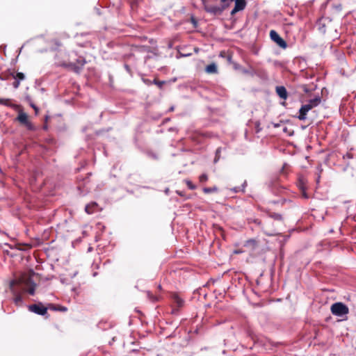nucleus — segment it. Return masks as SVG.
Wrapping results in <instances>:
<instances>
[{"mask_svg": "<svg viewBox=\"0 0 356 356\" xmlns=\"http://www.w3.org/2000/svg\"><path fill=\"white\" fill-rule=\"evenodd\" d=\"M22 284L21 280H13L10 282V289L13 298V302L17 306H22L24 305V300L22 298V291L20 288L17 287V285Z\"/></svg>", "mask_w": 356, "mask_h": 356, "instance_id": "f257e3e1", "label": "nucleus"}, {"mask_svg": "<svg viewBox=\"0 0 356 356\" xmlns=\"http://www.w3.org/2000/svg\"><path fill=\"white\" fill-rule=\"evenodd\" d=\"M330 311L334 316L341 318L346 316L349 313L348 307L341 302L332 304L330 307Z\"/></svg>", "mask_w": 356, "mask_h": 356, "instance_id": "f03ea898", "label": "nucleus"}, {"mask_svg": "<svg viewBox=\"0 0 356 356\" xmlns=\"http://www.w3.org/2000/svg\"><path fill=\"white\" fill-rule=\"evenodd\" d=\"M86 63L84 58H79L76 60V63L70 62L69 63H64L63 65L76 73H79Z\"/></svg>", "mask_w": 356, "mask_h": 356, "instance_id": "7ed1b4c3", "label": "nucleus"}, {"mask_svg": "<svg viewBox=\"0 0 356 356\" xmlns=\"http://www.w3.org/2000/svg\"><path fill=\"white\" fill-rule=\"evenodd\" d=\"M28 309L30 312L41 316H44L47 313V307L41 302L29 305Z\"/></svg>", "mask_w": 356, "mask_h": 356, "instance_id": "20e7f679", "label": "nucleus"}, {"mask_svg": "<svg viewBox=\"0 0 356 356\" xmlns=\"http://www.w3.org/2000/svg\"><path fill=\"white\" fill-rule=\"evenodd\" d=\"M270 39L274 41L279 47L282 49H286L287 47L286 42L280 36V35L274 30L270 32Z\"/></svg>", "mask_w": 356, "mask_h": 356, "instance_id": "39448f33", "label": "nucleus"}, {"mask_svg": "<svg viewBox=\"0 0 356 356\" xmlns=\"http://www.w3.org/2000/svg\"><path fill=\"white\" fill-rule=\"evenodd\" d=\"M17 119L21 124L25 125L29 130L34 129V126L29 122L26 113L22 111L19 112Z\"/></svg>", "mask_w": 356, "mask_h": 356, "instance_id": "423d86ee", "label": "nucleus"}, {"mask_svg": "<svg viewBox=\"0 0 356 356\" xmlns=\"http://www.w3.org/2000/svg\"><path fill=\"white\" fill-rule=\"evenodd\" d=\"M235 1L234 8L231 11V15H234L237 12L243 10L246 6V2L245 0H234Z\"/></svg>", "mask_w": 356, "mask_h": 356, "instance_id": "0eeeda50", "label": "nucleus"}, {"mask_svg": "<svg viewBox=\"0 0 356 356\" xmlns=\"http://www.w3.org/2000/svg\"><path fill=\"white\" fill-rule=\"evenodd\" d=\"M204 9L207 13L216 15L221 14L222 12L223 11L224 8H220L217 6H206Z\"/></svg>", "mask_w": 356, "mask_h": 356, "instance_id": "6e6552de", "label": "nucleus"}, {"mask_svg": "<svg viewBox=\"0 0 356 356\" xmlns=\"http://www.w3.org/2000/svg\"><path fill=\"white\" fill-rule=\"evenodd\" d=\"M277 95L282 99L286 100L288 97V92L284 86H277L275 88Z\"/></svg>", "mask_w": 356, "mask_h": 356, "instance_id": "1a4fd4ad", "label": "nucleus"}, {"mask_svg": "<svg viewBox=\"0 0 356 356\" xmlns=\"http://www.w3.org/2000/svg\"><path fill=\"white\" fill-rule=\"evenodd\" d=\"M310 110L305 104L302 105L299 110V115L298 118L300 120H305L307 118V114Z\"/></svg>", "mask_w": 356, "mask_h": 356, "instance_id": "9d476101", "label": "nucleus"}, {"mask_svg": "<svg viewBox=\"0 0 356 356\" xmlns=\"http://www.w3.org/2000/svg\"><path fill=\"white\" fill-rule=\"evenodd\" d=\"M98 210V204L95 202L87 204L85 207V211L88 214H92Z\"/></svg>", "mask_w": 356, "mask_h": 356, "instance_id": "9b49d317", "label": "nucleus"}, {"mask_svg": "<svg viewBox=\"0 0 356 356\" xmlns=\"http://www.w3.org/2000/svg\"><path fill=\"white\" fill-rule=\"evenodd\" d=\"M205 71L209 74H216L218 72L217 65L214 63H211L206 67Z\"/></svg>", "mask_w": 356, "mask_h": 356, "instance_id": "f8f14e48", "label": "nucleus"}, {"mask_svg": "<svg viewBox=\"0 0 356 356\" xmlns=\"http://www.w3.org/2000/svg\"><path fill=\"white\" fill-rule=\"evenodd\" d=\"M77 188L80 191V194L82 195H85L89 192V188L87 186H85L83 182L79 184Z\"/></svg>", "mask_w": 356, "mask_h": 356, "instance_id": "ddd939ff", "label": "nucleus"}, {"mask_svg": "<svg viewBox=\"0 0 356 356\" xmlns=\"http://www.w3.org/2000/svg\"><path fill=\"white\" fill-rule=\"evenodd\" d=\"M35 287L36 284L33 282H31V285L28 289H26L25 288L22 287H20V289L23 293L28 292L30 295L33 296L35 294Z\"/></svg>", "mask_w": 356, "mask_h": 356, "instance_id": "4468645a", "label": "nucleus"}, {"mask_svg": "<svg viewBox=\"0 0 356 356\" xmlns=\"http://www.w3.org/2000/svg\"><path fill=\"white\" fill-rule=\"evenodd\" d=\"M0 104L5 105L7 106H10V107L13 106V105L10 102V99H9L0 98Z\"/></svg>", "mask_w": 356, "mask_h": 356, "instance_id": "2eb2a0df", "label": "nucleus"}, {"mask_svg": "<svg viewBox=\"0 0 356 356\" xmlns=\"http://www.w3.org/2000/svg\"><path fill=\"white\" fill-rule=\"evenodd\" d=\"M320 102L321 99L319 97H315L314 99H310L308 103L316 107L320 104Z\"/></svg>", "mask_w": 356, "mask_h": 356, "instance_id": "dca6fc26", "label": "nucleus"}, {"mask_svg": "<svg viewBox=\"0 0 356 356\" xmlns=\"http://www.w3.org/2000/svg\"><path fill=\"white\" fill-rule=\"evenodd\" d=\"M15 79L22 81L24 79V74L22 72H17L15 76H14Z\"/></svg>", "mask_w": 356, "mask_h": 356, "instance_id": "f3484780", "label": "nucleus"}, {"mask_svg": "<svg viewBox=\"0 0 356 356\" xmlns=\"http://www.w3.org/2000/svg\"><path fill=\"white\" fill-rule=\"evenodd\" d=\"M218 188L216 187H213V188H204L203 189V191L205 193H212V192H215V191H217Z\"/></svg>", "mask_w": 356, "mask_h": 356, "instance_id": "a211bd4d", "label": "nucleus"}, {"mask_svg": "<svg viewBox=\"0 0 356 356\" xmlns=\"http://www.w3.org/2000/svg\"><path fill=\"white\" fill-rule=\"evenodd\" d=\"M185 182H186L187 186L191 190H195L196 188V186L194 185L190 180H186Z\"/></svg>", "mask_w": 356, "mask_h": 356, "instance_id": "6ab92c4d", "label": "nucleus"}, {"mask_svg": "<svg viewBox=\"0 0 356 356\" xmlns=\"http://www.w3.org/2000/svg\"><path fill=\"white\" fill-rule=\"evenodd\" d=\"M199 179L200 182H205L208 179V176L207 174H202L200 176Z\"/></svg>", "mask_w": 356, "mask_h": 356, "instance_id": "aec40b11", "label": "nucleus"}, {"mask_svg": "<svg viewBox=\"0 0 356 356\" xmlns=\"http://www.w3.org/2000/svg\"><path fill=\"white\" fill-rule=\"evenodd\" d=\"M164 83V81H157L156 79L153 80V83L157 85L160 88H162Z\"/></svg>", "mask_w": 356, "mask_h": 356, "instance_id": "412c9836", "label": "nucleus"}, {"mask_svg": "<svg viewBox=\"0 0 356 356\" xmlns=\"http://www.w3.org/2000/svg\"><path fill=\"white\" fill-rule=\"evenodd\" d=\"M220 150L221 149L220 148H218L216 149V157H215V159H214V162L216 163L219 159H220Z\"/></svg>", "mask_w": 356, "mask_h": 356, "instance_id": "4be33fe9", "label": "nucleus"}, {"mask_svg": "<svg viewBox=\"0 0 356 356\" xmlns=\"http://www.w3.org/2000/svg\"><path fill=\"white\" fill-rule=\"evenodd\" d=\"M50 309H54V310L62 311V312H66L67 311V308L65 307H60L59 308H56V307L52 306V307H50Z\"/></svg>", "mask_w": 356, "mask_h": 356, "instance_id": "5701e85b", "label": "nucleus"}, {"mask_svg": "<svg viewBox=\"0 0 356 356\" xmlns=\"http://www.w3.org/2000/svg\"><path fill=\"white\" fill-rule=\"evenodd\" d=\"M272 217L275 220H282V216L279 213H273L272 215Z\"/></svg>", "mask_w": 356, "mask_h": 356, "instance_id": "b1692460", "label": "nucleus"}, {"mask_svg": "<svg viewBox=\"0 0 356 356\" xmlns=\"http://www.w3.org/2000/svg\"><path fill=\"white\" fill-rule=\"evenodd\" d=\"M143 81L147 85H151L153 83V81H152L151 80L147 79H143Z\"/></svg>", "mask_w": 356, "mask_h": 356, "instance_id": "393cba45", "label": "nucleus"}, {"mask_svg": "<svg viewBox=\"0 0 356 356\" xmlns=\"http://www.w3.org/2000/svg\"><path fill=\"white\" fill-rule=\"evenodd\" d=\"M19 80L15 79L13 82V85L15 88H17L19 86Z\"/></svg>", "mask_w": 356, "mask_h": 356, "instance_id": "a878e982", "label": "nucleus"}, {"mask_svg": "<svg viewBox=\"0 0 356 356\" xmlns=\"http://www.w3.org/2000/svg\"><path fill=\"white\" fill-rule=\"evenodd\" d=\"M30 106L35 110V113L37 114L38 112V108L32 102H30Z\"/></svg>", "mask_w": 356, "mask_h": 356, "instance_id": "bb28decb", "label": "nucleus"}, {"mask_svg": "<svg viewBox=\"0 0 356 356\" xmlns=\"http://www.w3.org/2000/svg\"><path fill=\"white\" fill-rule=\"evenodd\" d=\"M147 295L150 300H152V301L156 300V298L154 296L151 295L149 292H147Z\"/></svg>", "mask_w": 356, "mask_h": 356, "instance_id": "cd10ccee", "label": "nucleus"}, {"mask_svg": "<svg viewBox=\"0 0 356 356\" xmlns=\"http://www.w3.org/2000/svg\"><path fill=\"white\" fill-rule=\"evenodd\" d=\"M306 106H307L309 108V110H311L312 108H314L315 106H313V105H311L310 104L307 103L305 104Z\"/></svg>", "mask_w": 356, "mask_h": 356, "instance_id": "c85d7f7f", "label": "nucleus"}, {"mask_svg": "<svg viewBox=\"0 0 356 356\" xmlns=\"http://www.w3.org/2000/svg\"><path fill=\"white\" fill-rule=\"evenodd\" d=\"M174 108H174V106H171V107L170 108L169 111H174Z\"/></svg>", "mask_w": 356, "mask_h": 356, "instance_id": "c756f323", "label": "nucleus"}, {"mask_svg": "<svg viewBox=\"0 0 356 356\" xmlns=\"http://www.w3.org/2000/svg\"><path fill=\"white\" fill-rule=\"evenodd\" d=\"M181 302H182V301H181V300H179H179L177 301L178 305H179V306L181 305Z\"/></svg>", "mask_w": 356, "mask_h": 356, "instance_id": "7c9ffc66", "label": "nucleus"}, {"mask_svg": "<svg viewBox=\"0 0 356 356\" xmlns=\"http://www.w3.org/2000/svg\"><path fill=\"white\" fill-rule=\"evenodd\" d=\"M177 193L178 195H181V196L182 195V193H180V192H179V191H177Z\"/></svg>", "mask_w": 356, "mask_h": 356, "instance_id": "2f4dec72", "label": "nucleus"}, {"mask_svg": "<svg viewBox=\"0 0 356 356\" xmlns=\"http://www.w3.org/2000/svg\"><path fill=\"white\" fill-rule=\"evenodd\" d=\"M220 1H221V2H222V3H225L227 0H220Z\"/></svg>", "mask_w": 356, "mask_h": 356, "instance_id": "473e14b6", "label": "nucleus"}, {"mask_svg": "<svg viewBox=\"0 0 356 356\" xmlns=\"http://www.w3.org/2000/svg\"><path fill=\"white\" fill-rule=\"evenodd\" d=\"M31 282V280H28V281L25 283L26 284H28V282Z\"/></svg>", "mask_w": 356, "mask_h": 356, "instance_id": "72a5a7b5", "label": "nucleus"}]
</instances>
